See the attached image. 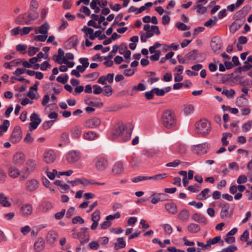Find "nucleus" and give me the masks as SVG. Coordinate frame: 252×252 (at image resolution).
Segmentation results:
<instances>
[{"label":"nucleus","mask_w":252,"mask_h":252,"mask_svg":"<svg viewBox=\"0 0 252 252\" xmlns=\"http://www.w3.org/2000/svg\"><path fill=\"white\" fill-rule=\"evenodd\" d=\"M196 52V50H193L186 55V59L189 61H195L197 58Z\"/></svg>","instance_id":"nucleus-38"},{"label":"nucleus","mask_w":252,"mask_h":252,"mask_svg":"<svg viewBox=\"0 0 252 252\" xmlns=\"http://www.w3.org/2000/svg\"><path fill=\"white\" fill-rule=\"evenodd\" d=\"M39 14L35 10L31 11L28 15V19L25 22L27 25H30L32 23V21L35 20L38 18Z\"/></svg>","instance_id":"nucleus-26"},{"label":"nucleus","mask_w":252,"mask_h":252,"mask_svg":"<svg viewBox=\"0 0 252 252\" xmlns=\"http://www.w3.org/2000/svg\"><path fill=\"white\" fill-rule=\"evenodd\" d=\"M149 176H139L135 178H132L131 181L134 183H137L140 181L149 180Z\"/></svg>","instance_id":"nucleus-55"},{"label":"nucleus","mask_w":252,"mask_h":252,"mask_svg":"<svg viewBox=\"0 0 252 252\" xmlns=\"http://www.w3.org/2000/svg\"><path fill=\"white\" fill-rule=\"evenodd\" d=\"M145 9V6H141L139 8H136L134 6H131L129 8L128 11L129 12H135L136 14H138L142 12Z\"/></svg>","instance_id":"nucleus-45"},{"label":"nucleus","mask_w":252,"mask_h":252,"mask_svg":"<svg viewBox=\"0 0 252 252\" xmlns=\"http://www.w3.org/2000/svg\"><path fill=\"white\" fill-rule=\"evenodd\" d=\"M45 247V241L43 238L38 237L34 244V249L36 252H40Z\"/></svg>","instance_id":"nucleus-17"},{"label":"nucleus","mask_w":252,"mask_h":252,"mask_svg":"<svg viewBox=\"0 0 252 252\" xmlns=\"http://www.w3.org/2000/svg\"><path fill=\"white\" fill-rule=\"evenodd\" d=\"M113 90L111 86H105L102 88V92L104 95L110 96L112 94Z\"/></svg>","instance_id":"nucleus-43"},{"label":"nucleus","mask_w":252,"mask_h":252,"mask_svg":"<svg viewBox=\"0 0 252 252\" xmlns=\"http://www.w3.org/2000/svg\"><path fill=\"white\" fill-rule=\"evenodd\" d=\"M154 196L151 199V202L154 204H157L159 201H163L165 200L167 195L165 193H154L152 195Z\"/></svg>","instance_id":"nucleus-20"},{"label":"nucleus","mask_w":252,"mask_h":252,"mask_svg":"<svg viewBox=\"0 0 252 252\" xmlns=\"http://www.w3.org/2000/svg\"><path fill=\"white\" fill-rule=\"evenodd\" d=\"M10 126V123L8 120H5L3 122V124L0 126V130H2L3 132L7 131L8 127Z\"/></svg>","instance_id":"nucleus-52"},{"label":"nucleus","mask_w":252,"mask_h":252,"mask_svg":"<svg viewBox=\"0 0 252 252\" xmlns=\"http://www.w3.org/2000/svg\"><path fill=\"white\" fill-rule=\"evenodd\" d=\"M46 172L47 176L51 180H53L55 178V175L58 173V171L56 169L53 170L52 172L47 171Z\"/></svg>","instance_id":"nucleus-64"},{"label":"nucleus","mask_w":252,"mask_h":252,"mask_svg":"<svg viewBox=\"0 0 252 252\" xmlns=\"http://www.w3.org/2000/svg\"><path fill=\"white\" fill-rule=\"evenodd\" d=\"M190 214L189 211L186 209H183L178 214V218L183 222L187 221L189 218Z\"/></svg>","instance_id":"nucleus-24"},{"label":"nucleus","mask_w":252,"mask_h":252,"mask_svg":"<svg viewBox=\"0 0 252 252\" xmlns=\"http://www.w3.org/2000/svg\"><path fill=\"white\" fill-rule=\"evenodd\" d=\"M162 228L164 229L165 233L168 234H170L172 233L173 228L172 226L169 224H164L162 225Z\"/></svg>","instance_id":"nucleus-56"},{"label":"nucleus","mask_w":252,"mask_h":252,"mask_svg":"<svg viewBox=\"0 0 252 252\" xmlns=\"http://www.w3.org/2000/svg\"><path fill=\"white\" fill-rule=\"evenodd\" d=\"M0 203L3 207H10L11 205L10 203L8 201L7 198L2 193H0Z\"/></svg>","instance_id":"nucleus-35"},{"label":"nucleus","mask_w":252,"mask_h":252,"mask_svg":"<svg viewBox=\"0 0 252 252\" xmlns=\"http://www.w3.org/2000/svg\"><path fill=\"white\" fill-rule=\"evenodd\" d=\"M32 206L31 204H24L20 208V212L24 217L31 215L32 213Z\"/></svg>","instance_id":"nucleus-14"},{"label":"nucleus","mask_w":252,"mask_h":252,"mask_svg":"<svg viewBox=\"0 0 252 252\" xmlns=\"http://www.w3.org/2000/svg\"><path fill=\"white\" fill-rule=\"evenodd\" d=\"M165 208L167 211L171 214H175L177 212V207L175 203L169 202L165 205Z\"/></svg>","instance_id":"nucleus-25"},{"label":"nucleus","mask_w":252,"mask_h":252,"mask_svg":"<svg viewBox=\"0 0 252 252\" xmlns=\"http://www.w3.org/2000/svg\"><path fill=\"white\" fill-rule=\"evenodd\" d=\"M7 172L8 175L13 178H17L20 174V170L14 166H10L8 169Z\"/></svg>","instance_id":"nucleus-22"},{"label":"nucleus","mask_w":252,"mask_h":252,"mask_svg":"<svg viewBox=\"0 0 252 252\" xmlns=\"http://www.w3.org/2000/svg\"><path fill=\"white\" fill-rule=\"evenodd\" d=\"M67 42L69 44L71 45L72 47L77 50V46L79 43V41L77 38V36L76 35H74L70 37Z\"/></svg>","instance_id":"nucleus-33"},{"label":"nucleus","mask_w":252,"mask_h":252,"mask_svg":"<svg viewBox=\"0 0 252 252\" xmlns=\"http://www.w3.org/2000/svg\"><path fill=\"white\" fill-rule=\"evenodd\" d=\"M119 49V46L117 45H114L113 46L112 50L109 53V55L104 58V60H111L113 57L114 54L116 53Z\"/></svg>","instance_id":"nucleus-39"},{"label":"nucleus","mask_w":252,"mask_h":252,"mask_svg":"<svg viewBox=\"0 0 252 252\" xmlns=\"http://www.w3.org/2000/svg\"><path fill=\"white\" fill-rule=\"evenodd\" d=\"M25 155L22 152H17L13 156L12 162L16 165H22L25 160Z\"/></svg>","instance_id":"nucleus-10"},{"label":"nucleus","mask_w":252,"mask_h":252,"mask_svg":"<svg viewBox=\"0 0 252 252\" xmlns=\"http://www.w3.org/2000/svg\"><path fill=\"white\" fill-rule=\"evenodd\" d=\"M99 75V73L97 72H95L89 74H87L85 75V77L87 78L92 79L93 80L96 79Z\"/></svg>","instance_id":"nucleus-60"},{"label":"nucleus","mask_w":252,"mask_h":252,"mask_svg":"<svg viewBox=\"0 0 252 252\" xmlns=\"http://www.w3.org/2000/svg\"><path fill=\"white\" fill-rule=\"evenodd\" d=\"M123 171V163L121 161L116 162L112 170V172L116 175L122 173Z\"/></svg>","instance_id":"nucleus-21"},{"label":"nucleus","mask_w":252,"mask_h":252,"mask_svg":"<svg viewBox=\"0 0 252 252\" xmlns=\"http://www.w3.org/2000/svg\"><path fill=\"white\" fill-rule=\"evenodd\" d=\"M108 166V161L106 158L101 157L96 158L95 163V167L98 171H104Z\"/></svg>","instance_id":"nucleus-7"},{"label":"nucleus","mask_w":252,"mask_h":252,"mask_svg":"<svg viewBox=\"0 0 252 252\" xmlns=\"http://www.w3.org/2000/svg\"><path fill=\"white\" fill-rule=\"evenodd\" d=\"M115 248L116 250L124 248L126 247V244L124 240L123 237H120L117 239V242L115 244Z\"/></svg>","instance_id":"nucleus-34"},{"label":"nucleus","mask_w":252,"mask_h":252,"mask_svg":"<svg viewBox=\"0 0 252 252\" xmlns=\"http://www.w3.org/2000/svg\"><path fill=\"white\" fill-rule=\"evenodd\" d=\"M168 174L162 173L157 174L153 176H149V180L153 179L154 180L159 181L164 179L168 177Z\"/></svg>","instance_id":"nucleus-40"},{"label":"nucleus","mask_w":252,"mask_h":252,"mask_svg":"<svg viewBox=\"0 0 252 252\" xmlns=\"http://www.w3.org/2000/svg\"><path fill=\"white\" fill-rule=\"evenodd\" d=\"M31 123L30 124V130H32L36 129L41 122V119L35 113H33L30 116Z\"/></svg>","instance_id":"nucleus-9"},{"label":"nucleus","mask_w":252,"mask_h":252,"mask_svg":"<svg viewBox=\"0 0 252 252\" xmlns=\"http://www.w3.org/2000/svg\"><path fill=\"white\" fill-rule=\"evenodd\" d=\"M188 230L191 233H196L200 230V228L197 224L191 223L188 225Z\"/></svg>","instance_id":"nucleus-32"},{"label":"nucleus","mask_w":252,"mask_h":252,"mask_svg":"<svg viewBox=\"0 0 252 252\" xmlns=\"http://www.w3.org/2000/svg\"><path fill=\"white\" fill-rule=\"evenodd\" d=\"M36 161L32 159H28L25 166V173L28 174L32 173L36 168Z\"/></svg>","instance_id":"nucleus-12"},{"label":"nucleus","mask_w":252,"mask_h":252,"mask_svg":"<svg viewBox=\"0 0 252 252\" xmlns=\"http://www.w3.org/2000/svg\"><path fill=\"white\" fill-rule=\"evenodd\" d=\"M194 111V107L191 104H186L184 106V112L186 115L190 114Z\"/></svg>","instance_id":"nucleus-42"},{"label":"nucleus","mask_w":252,"mask_h":252,"mask_svg":"<svg viewBox=\"0 0 252 252\" xmlns=\"http://www.w3.org/2000/svg\"><path fill=\"white\" fill-rule=\"evenodd\" d=\"M251 6L246 5L244 6L240 10L236 13L237 16L239 17H245L251 10Z\"/></svg>","instance_id":"nucleus-31"},{"label":"nucleus","mask_w":252,"mask_h":252,"mask_svg":"<svg viewBox=\"0 0 252 252\" xmlns=\"http://www.w3.org/2000/svg\"><path fill=\"white\" fill-rule=\"evenodd\" d=\"M232 134L229 132H225L223 133L222 137L221 138V142L223 146H225L228 144V141L227 140L228 137H232Z\"/></svg>","instance_id":"nucleus-44"},{"label":"nucleus","mask_w":252,"mask_h":252,"mask_svg":"<svg viewBox=\"0 0 252 252\" xmlns=\"http://www.w3.org/2000/svg\"><path fill=\"white\" fill-rule=\"evenodd\" d=\"M65 212V209H63L61 212L56 213L55 215V219L57 220H61L64 216Z\"/></svg>","instance_id":"nucleus-59"},{"label":"nucleus","mask_w":252,"mask_h":252,"mask_svg":"<svg viewBox=\"0 0 252 252\" xmlns=\"http://www.w3.org/2000/svg\"><path fill=\"white\" fill-rule=\"evenodd\" d=\"M219 206L222 208L220 213V218L224 219L227 217L229 215V210L230 208L229 204L227 203H221L219 204Z\"/></svg>","instance_id":"nucleus-18"},{"label":"nucleus","mask_w":252,"mask_h":252,"mask_svg":"<svg viewBox=\"0 0 252 252\" xmlns=\"http://www.w3.org/2000/svg\"><path fill=\"white\" fill-rule=\"evenodd\" d=\"M82 133V128L79 126H75L71 130V136L74 138H80Z\"/></svg>","instance_id":"nucleus-28"},{"label":"nucleus","mask_w":252,"mask_h":252,"mask_svg":"<svg viewBox=\"0 0 252 252\" xmlns=\"http://www.w3.org/2000/svg\"><path fill=\"white\" fill-rule=\"evenodd\" d=\"M131 132V128L128 129L126 125L120 124L114 132L113 136L115 137L120 136L124 142H126L130 140Z\"/></svg>","instance_id":"nucleus-2"},{"label":"nucleus","mask_w":252,"mask_h":252,"mask_svg":"<svg viewBox=\"0 0 252 252\" xmlns=\"http://www.w3.org/2000/svg\"><path fill=\"white\" fill-rule=\"evenodd\" d=\"M252 126V121H249L242 126V130L244 132H248Z\"/></svg>","instance_id":"nucleus-49"},{"label":"nucleus","mask_w":252,"mask_h":252,"mask_svg":"<svg viewBox=\"0 0 252 252\" xmlns=\"http://www.w3.org/2000/svg\"><path fill=\"white\" fill-rule=\"evenodd\" d=\"M98 137V134L95 132L92 131L87 132L83 135V137L85 139L90 141L94 140Z\"/></svg>","instance_id":"nucleus-29"},{"label":"nucleus","mask_w":252,"mask_h":252,"mask_svg":"<svg viewBox=\"0 0 252 252\" xmlns=\"http://www.w3.org/2000/svg\"><path fill=\"white\" fill-rule=\"evenodd\" d=\"M55 120H49L44 122L42 124V127L44 129L47 130L50 128L53 124L55 123Z\"/></svg>","instance_id":"nucleus-50"},{"label":"nucleus","mask_w":252,"mask_h":252,"mask_svg":"<svg viewBox=\"0 0 252 252\" xmlns=\"http://www.w3.org/2000/svg\"><path fill=\"white\" fill-rule=\"evenodd\" d=\"M68 80V76L66 74H65L64 76H59L57 78V81L60 83H62L63 84H65Z\"/></svg>","instance_id":"nucleus-61"},{"label":"nucleus","mask_w":252,"mask_h":252,"mask_svg":"<svg viewBox=\"0 0 252 252\" xmlns=\"http://www.w3.org/2000/svg\"><path fill=\"white\" fill-rule=\"evenodd\" d=\"M181 162L179 159H175L172 162H170L166 164L167 167H175L181 164Z\"/></svg>","instance_id":"nucleus-57"},{"label":"nucleus","mask_w":252,"mask_h":252,"mask_svg":"<svg viewBox=\"0 0 252 252\" xmlns=\"http://www.w3.org/2000/svg\"><path fill=\"white\" fill-rule=\"evenodd\" d=\"M58 237V233L54 230H51L48 232L46 235V242L50 245H52L56 241Z\"/></svg>","instance_id":"nucleus-13"},{"label":"nucleus","mask_w":252,"mask_h":252,"mask_svg":"<svg viewBox=\"0 0 252 252\" xmlns=\"http://www.w3.org/2000/svg\"><path fill=\"white\" fill-rule=\"evenodd\" d=\"M245 63L244 65L240 66L237 69L238 72H241L242 71H248L252 68V65L248 63L247 62H246Z\"/></svg>","instance_id":"nucleus-48"},{"label":"nucleus","mask_w":252,"mask_h":252,"mask_svg":"<svg viewBox=\"0 0 252 252\" xmlns=\"http://www.w3.org/2000/svg\"><path fill=\"white\" fill-rule=\"evenodd\" d=\"M162 119L164 126L168 128L174 126L176 124L175 114L171 110H167L163 113Z\"/></svg>","instance_id":"nucleus-3"},{"label":"nucleus","mask_w":252,"mask_h":252,"mask_svg":"<svg viewBox=\"0 0 252 252\" xmlns=\"http://www.w3.org/2000/svg\"><path fill=\"white\" fill-rule=\"evenodd\" d=\"M25 21L24 20V17L23 15H20L16 19H15V22L17 24L19 25H24L25 24Z\"/></svg>","instance_id":"nucleus-63"},{"label":"nucleus","mask_w":252,"mask_h":252,"mask_svg":"<svg viewBox=\"0 0 252 252\" xmlns=\"http://www.w3.org/2000/svg\"><path fill=\"white\" fill-rule=\"evenodd\" d=\"M31 231V228L29 225H26L20 228V232L24 235H26Z\"/></svg>","instance_id":"nucleus-62"},{"label":"nucleus","mask_w":252,"mask_h":252,"mask_svg":"<svg viewBox=\"0 0 252 252\" xmlns=\"http://www.w3.org/2000/svg\"><path fill=\"white\" fill-rule=\"evenodd\" d=\"M210 191V189L208 188L204 189L197 195L196 198L199 200L206 199L209 197L208 193Z\"/></svg>","instance_id":"nucleus-30"},{"label":"nucleus","mask_w":252,"mask_h":252,"mask_svg":"<svg viewBox=\"0 0 252 252\" xmlns=\"http://www.w3.org/2000/svg\"><path fill=\"white\" fill-rule=\"evenodd\" d=\"M34 29V27H24L22 29L20 28V34L22 36L27 34Z\"/></svg>","instance_id":"nucleus-51"},{"label":"nucleus","mask_w":252,"mask_h":252,"mask_svg":"<svg viewBox=\"0 0 252 252\" xmlns=\"http://www.w3.org/2000/svg\"><path fill=\"white\" fill-rule=\"evenodd\" d=\"M81 157V153L78 151L71 150L66 155V159L67 162L71 164L78 161Z\"/></svg>","instance_id":"nucleus-5"},{"label":"nucleus","mask_w":252,"mask_h":252,"mask_svg":"<svg viewBox=\"0 0 252 252\" xmlns=\"http://www.w3.org/2000/svg\"><path fill=\"white\" fill-rule=\"evenodd\" d=\"M79 183L83 186H87L91 185H94V181L90 179H88L85 178H79L78 180Z\"/></svg>","instance_id":"nucleus-41"},{"label":"nucleus","mask_w":252,"mask_h":252,"mask_svg":"<svg viewBox=\"0 0 252 252\" xmlns=\"http://www.w3.org/2000/svg\"><path fill=\"white\" fill-rule=\"evenodd\" d=\"M248 103V99L242 94L241 96L238 97L236 99V104L239 107H243L246 106Z\"/></svg>","instance_id":"nucleus-27"},{"label":"nucleus","mask_w":252,"mask_h":252,"mask_svg":"<svg viewBox=\"0 0 252 252\" xmlns=\"http://www.w3.org/2000/svg\"><path fill=\"white\" fill-rule=\"evenodd\" d=\"M207 145L205 144H198L192 148L194 153L197 155H203L207 153Z\"/></svg>","instance_id":"nucleus-15"},{"label":"nucleus","mask_w":252,"mask_h":252,"mask_svg":"<svg viewBox=\"0 0 252 252\" xmlns=\"http://www.w3.org/2000/svg\"><path fill=\"white\" fill-rule=\"evenodd\" d=\"M194 9H197V12L200 14H204L207 10L206 8L200 4H197L194 7Z\"/></svg>","instance_id":"nucleus-58"},{"label":"nucleus","mask_w":252,"mask_h":252,"mask_svg":"<svg viewBox=\"0 0 252 252\" xmlns=\"http://www.w3.org/2000/svg\"><path fill=\"white\" fill-rule=\"evenodd\" d=\"M101 120L97 117H93L85 122L84 126L88 128H95L100 125Z\"/></svg>","instance_id":"nucleus-8"},{"label":"nucleus","mask_w":252,"mask_h":252,"mask_svg":"<svg viewBox=\"0 0 252 252\" xmlns=\"http://www.w3.org/2000/svg\"><path fill=\"white\" fill-rule=\"evenodd\" d=\"M49 25L47 22H45L43 24L40 26L39 28H34L35 33L37 34L38 33L42 34H48V30L49 29Z\"/></svg>","instance_id":"nucleus-19"},{"label":"nucleus","mask_w":252,"mask_h":252,"mask_svg":"<svg viewBox=\"0 0 252 252\" xmlns=\"http://www.w3.org/2000/svg\"><path fill=\"white\" fill-rule=\"evenodd\" d=\"M39 186V182L35 179H31L26 181L25 189L28 192L35 191Z\"/></svg>","instance_id":"nucleus-6"},{"label":"nucleus","mask_w":252,"mask_h":252,"mask_svg":"<svg viewBox=\"0 0 252 252\" xmlns=\"http://www.w3.org/2000/svg\"><path fill=\"white\" fill-rule=\"evenodd\" d=\"M81 31L85 33V36H87L88 35H91L94 33V30L92 28H88L86 26H84L81 30Z\"/></svg>","instance_id":"nucleus-54"},{"label":"nucleus","mask_w":252,"mask_h":252,"mask_svg":"<svg viewBox=\"0 0 252 252\" xmlns=\"http://www.w3.org/2000/svg\"><path fill=\"white\" fill-rule=\"evenodd\" d=\"M195 129L198 134L206 136L209 134L211 130V124L206 119H201L196 123Z\"/></svg>","instance_id":"nucleus-1"},{"label":"nucleus","mask_w":252,"mask_h":252,"mask_svg":"<svg viewBox=\"0 0 252 252\" xmlns=\"http://www.w3.org/2000/svg\"><path fill=\"white\" fill-rule=\"evenodd\" d=\"M22 137V133L20 126H15L10 137L9 140L11 143L16 144L21 140Z\"/></svg>","instance_id":"nucleus-4"},{"label":"nucleus","mask_w":252,"mask_h":252,"mask_svg":"<svg viewBox=\"0 0 252 252\" xmlns=\"http://www.w3.org/2000/svg\"><path fill=\"white\" fill-rule=\"evenodd\" d=\"M21 62L20 59L14 60L9 63H5L4 64V66L6 68L11 69L12 66L17 65L18 64L20 63Z\"/></svg>","instance_id":"nucleus-36"},{"label":"nucleus","mask_w":252,"mask_h":252,"mask_svg":"<svg viewBox=\"0 0 252 252\" xmlns=\"http://www.w3.org/2000/svg\"><path fill=\"white\" fill-rule=\"evenodd\" d=\"M85 102L87 104L93 107H100L103 105V103L102 102H95L90 100L89 99L86 100Z\"/></svg>","instance_id":"nucleus-53"},{"label":"nucleus","mask_w":252,"mask_h":252,"mask_svg":"<svg viewBox=\"0 0 252 252\" xmlns=\"http://www.w3.org/2000/svg\"><path fill=\"white\" fill-rule=\"evenodd\" d=\"M100 219V212L99 210L97 209L92 214V220L99 221Z\"/></svg>","instance_id":"nucleus-47"},{"label":"nucleus","mask_w":252,"mask_h":252,"mask_svg":"<svg viewBox=\"0 0 252 252\" xmlns=\"http://www.w3.org/2000/svg\"><path fill=\"white\" fill-rule=\"evenodd\" d=\"M192 220L199 223H202L206 224L207 222L206 218L201 214L196 213L193 215L192 217Z\"/></svg>","instance_id":"nucleus-23"},{"label":"nucleus","mask_w":252,"mask_h":252,"mask_svg":"<svg viewBox=\"0 0 252 252\" xmlns=\"http://www.w3.org/2000/svg\"><path fill=\"white\" fill-rule=\"evenodd\" d=\"M99 0H93L90 3V7L92 9L94 10L95 13H98L100 11V8L97 6V4L99 5Z\"/></svg>","instance_id":"nucleus-37"},{"label":"nucleus","mask_w":252,"mask_h":252,"mask_svg":"<svg viewBox=\"0 0 252 252\" xmlns=\"http://www.w3.org/2000/svg\"><path fill=\"white\" fill-rule=\"evenodd\" d=\"M56 158L55 152L53 150H48L44 154L43 160L48 164H50L54 162Z\"/></svg>","instance_id":"nucleus-11"},{"label":"nucleus","mask_w":252,"mask_h":252,"mask_svg":"<svg viewBox=\"0 0 252 252\" xmlns=\"http://www.w3.org/2000/svg\"><path fill=\"white\" fill-rule=\"evenodd\" d=\"M146 89L145 86L142 83H139L137 86H134L132 88V92L135 94L137 91H143Z\"/></svg>","instance_id":"nucleus-46"},{"label":"nucleus","mask_w":252,"mask_h":252,"mask_svg":"<svg viewBox=\"0 0 252 252\" xmlns=\"http://www.w3.org/2000/svg\"><path fill=\"white\" fill-rule=\"evenodd\" d=\"M211 46L215 52L220 49L222 46L220 39L216 36L212 38L211 42Z\"/></svg>","instance_id":"nucleus-16"}]
</instances>
